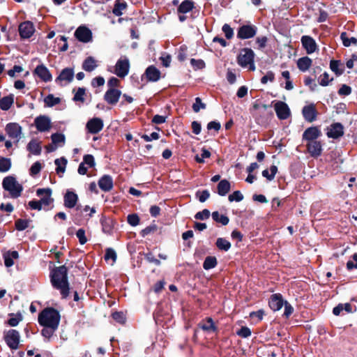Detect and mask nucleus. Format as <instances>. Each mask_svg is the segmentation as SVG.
Masks as SVG:
<instances>
[{"label": "nucleus", "mask_w": 357, "mask_h": 357, "mask_svg": "<svg viewBox=\"0 0 357 357\" xmlns=\"http://www.w3.org/2000/svg\"><path fill=\"white\" fill-rule=\"evenodd\" d=\"M50 281L54 288L60 291L63 298L68 296V270L65 266L56 267L51 271Z\"/></svg>", "instance_id": "f257e3e1"}, {"label": "nucleus", "mask_w": 357, "mask_h": 357, "mask_svg": "<svg viewBox=\"0 0 357 357\" xmlns=\"http://www.w3.org/2000/svg\"><path fill=\"white\" fill-rule=\"evenodd\" d=\"M60 319V314L56 310L46 307L39 313L38 321L42 326L59 327Z\"/></svg>", "instance_id": "f03ea898"}, {"label": "nucleus", "mask_w": 357, "mask_h": 357, "mask_svg": "<svg viewBox=\"0 0 357 357\" xmlns=\"http://www.w3.org/2000/svg\"><path fill=\"white\" fill-rule=\"evenodd\" d=\"M2 186L5 190L9 192L13 198L19 197L23 190L22 185L12 176H8L3 178Z\"/></svg>", "instance_id": "7ed1b4c3"}, {"label": "nucleus", "mask_w": 357, "mask_h": 357, "mask_svg": "<svg viewBox=\"0 0 357 357\" xmlns=\"http://www.w3.org/2000/svg\"><path fill=\"white\" fill-rule=\"evenodd\" d=\"M254 52L249 48H244L241 50L238 56V63L243 68H248L250 70H255L254 63Z\"/></svg>", "instance_id": "20e7f679"}, {"label": "nucleus", "mask_w": 357, "mask_h": 357, "mask_svg": "<svg viewBox=\"0 0 357 357\" xmlns=\"http://www.w3.org/2000/svg\"><path fill=\"white\" fill-rule=\"evenodd\" d=\"M4 340L8 347L13 350H16L19 347L20 342V333L15 329H10L3 333Z\"/></svg>", "instance_id": "39448f33"}, {"label": "nucleus", "mask_w": 357, "mask_h": 357, "mask_svg": "<svg viewBox=\"0 0 357 357\" xmlns=\"http://www.w3.org/2000/svg\"><path fill=\"white\" fill-rule=\"evenodd\" d=\"M130 63L126 56L119 59L115 66V74L119 77H126L129 73Z\"/></svg>", "instance_id": "423d86ee"}, {"label": "nucleus", "mask_w": 357, "mask_h": 357, "mask_svg": "<svg viewBox=\"0 0 357 357\" xmlns=\"http://www.w3.org/2000/svg\"><path fill=\"white\" fill-rule=\"evenodd\" d=\"M5 130L10 138L18 142L22 137V127L17 123H9Z\"/></svg>", "instance_id": "0eeeda50"}, {"label": "nucleus", "mask_w": 357, "mask_h": 357, "mask_svg": "<svg viewBox=\"0 0 357 357\" xmlns=\"http://www.w3.org/2000/svg\"><path fill=\"white\" fill-rule=\"evenodd\" d=\"M74 35L79 41L84 43H87L92 40V32L85 26H79L75 31Z\"/></svg>", "instance_id": "6e6552de"}, {"label": "nucleus", "mask_w": 357, "mask_h": 357, "mask_svg": "<svg viewBox=\"0 0 357 357\" xmlns=\"http://www.w3.org/2000/svg\"><path fill=\"white\" fill-rule=\"evenodd\" d=\"M103 126V121L100 118L98 117L89 119L86 124V128L91 134L98 133L102 130Z\"/></svg>", "instance_id": "1a4fd4ad"}, {"label": "nucleus", "mask_w": 357, "mask_h": 357, "mask_svg": "<svg viewBox=\"0 0 357 357\" xmlns=\"http://www.w3.org/2000/svg\"><path fill=\"white\" fill-rule=\"evenodd\" d=\"M274 109L279 119H287L291 114L288 105L282 101H277L274 105Z\"/></svg>", "instance_id": "9d476101"}, {"label": "nucleus", "mask_w": 357, "mask_h": 357, "mask_svg": "<svg viewBox=\"0 0 357 357\" xmlns=\"http://www.w3.org/2000/svg\"><path fill=\"white\" fill-rule=\"evenodd\" d=\"M34 123L39 132H47L51 128V119L45 115L37 116L34 120Z\"/></svg>", "instance_id": "9b49d317"}, {"label": "nucleus", "mask_w": 357, "mask_h": 357, "mask_svg": "<svg viewBox=\"0 0 357 357\" xmlns=\"http://www.w3.org/2000/svg\"><path fill=\"white\" fill-rule=\"evenodd\" d=\"M257 33V27L253 25H243L237 33V37L241 39H248L254 37Z\"/></svg>", "instance_id": "f8f14e48"}, {"label": "nucleus", "mask_w": 357, "mask_h": 357, "mask_svg": "<svg viewBox=\"0 0 357 357\" xmlns=\"http://www.w3.org/2000/svg\"><path fill=\"white\" fill-rule=\"evenodd\" d=\"M302 114L305 120L312 123L314 121L317 116V112L314 103L309 104L303 107Z\"/></svg>", "instance_id": "ddd939ff"}, {"label": "nucleus", "mask_w": 357, "mask_h": 357, "mask_svg": "<svg viewBox=\"0 0 357 357\" xmlns=\"http://www.w3.org/2000/svg\"><path fill=\"white\" fill-rule=\"evenodd\" d=\"M121 96V91L116 89H108L104 95V100L109 105H114Z\"/></svg>", "instance_id": "4468645a"}, {"label": "nucleus", "mask_w": 357, "mask_h": 357, "mask_svg": "<svg viewBox=\"0 0 357 357\" xmlns=\"http://www.w3.org/2000/svg\"><path fill=\"white\" fill-rule=\"evenodd\" d=\"M34 31L33 24L29 21L24 22L19 26V33L22 38H29Z\"/></svg>", "instance_id": "2eb2a0df"}, {"label": "nucleus", "mask_w": 357, "mask_h": 357, "mask_svg": "<svg viewBox=\"0 0 357 357\" xmlns=\"http://www.w3.org/2000/svg\"><path fill=\"white\" fill-rule=\"evenodd\" d=\"M36 195L40 197V201L43 206H49L54 201V199L51 197L52 190L49 188L38 189L36 191Z\"/></svg>", "instance_id": "dca6fc26"}, {"label": "nucleus", "mask_w": 357, "mask_h": 357, "mask_svg": "<svg viewBox=\"0 0 357 357\" xmlns=\"http://www.w3.org/2000/svg\"><path fill=\"white\" fill-rule=\"evenodd\" d=\"M321 135V130L316 126H312L307 128L303 134V139L311 142L316 141Z\"/></svg>", "instance_id": "f3484780"}, {"label": "nucleus", "mask_w": 357, "mask_h": 357, "mask_svg": "<svg viewBox=\"0 0 357 357\" xmlns=\"http://www.w3.org/2000/svg\"><path fill=\"white\" fill-rule=\"evenodd\" d=\"M34 73L45 82H50L52 79L50 70L44 64L37 66L34 70Z\"/></svg>", "instance_id": "a211bd4d"}, {"label": "nucleus", "mask_w": 357, "mask_h": 357, "mask_svg": "<svg viewBox=\"0 0 357 357\" xmlns=\"http://www.w3.org/2000/svg\"><path fill=\"white\" fill-rule=\"evenodd\" d=\"M344 134L343 126L340 123H335L331 125L328 128V132L326 133L329 138L337 139L342 137Z\"/></svg>", "instance_id": "6ab92c4d"}, {"label": "nucleus", "mask_w": 357, "mask_h": 357, "mask_svg": "<svg viewBox=\"0 0 357 357\" xmlns=\"http://www.w3.org/2000/svg\"><path fill=\"white\" fill-rule=\"evenodd\" d=\"M301 40L303 48L307 54H312L316 51L317 45L315 40L311 36H303Z\"/></svg>", "instance_id": "aec40b11"}, {"label": "nucleus", "mask_w": 357, "mask_h": 357, "mask_svg": "<svg viewBox=\"0 0 357 357\" xmlns=\"http://www.w3.org/2000/svg\"><path fill=\"white\" fill-rule=\"evenodd\" d=\"M63 201L65 207L68 208H73L77 203L78 196L75 192L70 190H67L63 197Z\"/></svg>", "instance_id": "412c9836"}, {"label": "nucleus", "mask_w": 357, "mask_h": 357, "mask_svg": "<svg viewBox=\"0 0 357 357\" xmlns=\"http://www.w3.org/2000/svg\"><path fill=\"white\" fill-rule=\"evenodd\" d=\"M74 77V71L72 68H66L61 70L59 75L56 79V83L62 84L63 82H65V84H68L70 82Z\"/></svg>", "instance_id": "4be33fe9"}, {"label": "nucleus", "mask_w": 357, "mask_h": 357, "mask_svg": "<svg viewBox=\"0 0 357 357\" xmlns=\"http://www.w3.org/2000/svg\"><path fill=\"white\" fill-rule=\"evenodd\" d=\"M307 151L312 157H318L321 154L322 146L319 141H311L307 144Z\"/></svg>", "instance_id": "5701e85b"}, {"label": "nucleus", "mask_w": 357, "mask_h": 357, "mask_svg": "<svg viewBox=\"0 0 357 357\" xmlns=\"http://www.w3.org/2000/svg\"><path fill=\"white\" fill-rule=\"evenodd\" d=\"M98 185L100 188L105 191L108 192L113 188V179L109 175H104L98 181Z\"/></svg>", "instance_id": "b1692460"}, {"label": "nucleus", "mask_w": 357, "mask_h": 357, "mask_svg": "<svg viewBox=\"0 0 357 357\" xmlns=\"http://www.w3.org/2000/svg\"><path fill=\"white\" fill-rule=\"evenodd\" d=\"M146 79L150 82H157L160 77V72L153 66H149L146 71Z\"/></svg>", "instance_id": "393cba45"}, {"label": "nucleus", "mask_w": 357, "mask_h": 357, "mask_svg": "<svg viewBox=\"0 0 357 357\" xmlns=\"http://www.w3.org/2000/svg\"><path fill=\"white\" fill-rule=\"evenodd\" d=\"M283 304V300L280 294H275L271 296L269 301V306L273 310L278 311L280 310Z\"/></svg>", "instance_id": "a878e982"}, {"label": "nucleus", "mask_w": 357, "mask_h": 357, "mask_svg": "<svg viewBox=\"0 0 357 357\" xmlns=\"http://www.w3.org/2000/svg\"><path fill=\"white\" fill-rule=\"evenodd\" d=\"M97 66V61L93 56H88L82 63V68L86 72L94 70Z\"/></svg>", "instance_id": "bb28decb"}, {"label": "nucleus", "mask_w": 357, "mask_h": 357, "mask_svg": "<svg viewBox=\"0 0 357 357\" xmlns=\"http://www.w3.org/2000/svg\"><path fill=\"white\" fill-rule=\"evenodd\" d=\"M18 257L19 254L17 251H8L3 255L5 266L6 267H11L14 264L13 259Z\"/></svg>", "instance_id": "cd10ccee"}, {"label": "nucleus", "mask_w": 357, "mask_h": 357, "mask_svg": "<svg viewBox=\"0 0 357 357\" xmlns=\"http://www.w3.org/2000/svg\"><path fill=\"white\" fill-rule=\"evenodd\" d=\"M14 102V96L10 94L0 99V108L3 111L8 110Z\"/></svg>", "instance_id": "c85d7f7f"}, {"label": "nucleus", "mask_w": 357, "mask_h": 357, "mask_svg": "<svg viewBox=\"0 0 357 357\" xmlns=\"http://www.w3.org/2000/svg\"><path fill=\"white\" fill-rule=\"evenodd\" d=\"M230 183L227 180L223 179L220 181L218 184V195L220 196H225L230 190Z\"/></svg>", "instance_id": "c756f323"}, {"label": "nucleus", "mask_w": 357, "mask_h": 357, "mask_svg": "<svg viewBox=\"0 0 357 357\" xmlns=\"http://www.w3.org/2000/svg\"><path fill=\"white\" fill-rule=\"evenodd\" d=\"M312 64V59L307 56L300 58L297 61L298 69L303 72L307 71Z\"/></svg>", "instance_id": "7c9ffc66"}, {"label": "nucleus", "mask_w": 357, "mask_h": 357, "mask_svg": "<svg viewBox=\"0 0 357 357\" xmlns=\"http://www.w3.org/2000/svg\"><path fill=\"white\" fill-rule=\"evenodd\" d=\"M194 8V2L191 0H184L178 6V13L185 14L192 10Z\"/></svg>", "instance_id": "2f4dec72"}, {"label": "nucleus", "mask_w": 357, "mask_h": 357, "mask_svg": "<svg viewBox=\"0 0 357 357\" xmlns=\"http://www.w3.org/2000/svg\"><path fill=\"white\" fill-rule=\"evenodd\" d=\"M199 327L204 331L208 333L213 332L216 330V327L211 318H208L205 321L199 324Z\"/></svg>", "instance_id": "473e14b6"}, {"label": "nucleus", "mask_w": 357, "mask_h": 357, "mask_svg": "<svg viewBox=\"0 0 357 357\" xmlns=\"http://www.w3.org/2000/svg\"><path fill=\"white\" fill-rule=\"evenodd\" d=\"M126 6L127 4L125 1L116 0L112 12L116 16H121L123 14V10L126 8Z\"/></svg>", "instance_id": "72a5a7b5"}, {"label": "nucleus", "mask_w": 357, "mask_h": 357, "mask_svg": "<svg viewBox=\"0 0 357 357\" xmlns=\"http://www.w3.org/2000/svg\"><path fill=\"white\" fill-rule=\"evenodd\" d=\"M45 106L52 107L61 102V98L54 97L53 94H49L44 98Z\"/></svg>", "instance_id": "f704fd0d"}, {"label": "nucleus", "mask_w": 357, "mask_h": 357, "mask_svg": "<svg viewBox=\"0 0 357 357\" xmlns=\"http://www.w3.org/2000/svg\"><path fill=\"white\" fill-rule=\"evenodd\" d=\"M27 149L33 155H38L41 153V146L40 144L36 140L29 142L27 146Z\"/></svg>", "instance_id": "c9c22d12"}, {"label": "nucleus", "mask_w": 357, "mask_h": 357, "mask_svg": "<svg viewBox=\"0 0 357 357\" xmlns=\"http://www.w3.org/2000/svg\"><path fill=\"white\" fill-rule=\"evenodd\" d=\"M54 163L56 166V172L58 174H63L66 170V167L67 165V160L62 157L61 158L56 159Z\"/></svg>", "instance_id": "e433bc0d"}, {"label": "nucleus", "mask_w": 357, "mask_h": 357, "mask_svg": "<svg viewBox=\"0 0 357 357\" xmlns=\"http://www.w3.org/2000/svg\"><path fill=\"white\" fill-rule=\"evenodd\" d=\"M340 38L342 41L343 45L345 47H349L351 45H357V38L355 37L349 38L347 36V33L346 32H342L340 35Z\"/></svg>", "instance_id": "4c0bfd02"}, {"label": "nucleus", "mask_w": 357, "mask_h": 357, "mask_svg": "<svg viewBox=\"0 0 357 357\" xmlns=\"http://www.w3.org/2000/svg\"><path fill=\"white\" fill-rule=\"evenodd\" d=\"M212 218L214 221L220 222L222 225H227L229 221L227 216L220 214L218 211L213 212Z\"/></svg>", "instance_id": "58836bf2"}, {"label": "nucleus", "mask_w": 357, "mask_h": 357, "mask_svg": "<svg viewBox=\"0 0 357 357\" xmlns=\"http://www.w3.org/2000/svg\"><path fill=\"white\" fill-rule=\"evenodd\" d=\"M342 66L340 61L337 60H332L330 63V68L333 72H334L337 75H340L343 71V68H340Z\"/></svg>", "instance_id": "ea45409f"}, {"label": "nucleus", "mask_w": 357, "mask_h": 357, "mask_svg": "<svg viewBox=\"0 0 357 357\" xmlns=\"http://www.w3.org/2000/svg\"><path fill=\"white\" fill-rule=\"evenodd\" d=\"M217 265V259L215 257H206L204 263H203V268L205 270H209L211 268H213Z\"/></svg>", "instance_id": "a19ab883"}, {"label": "nucleus", "mask_w": 357, "mask_h": 357, "mask_svg": "<svg viewBox=\"0 0 357 357\" xmlns=\"http://www.w3.org/2000/svg\"><path fill=\"white\" fill-rule=\"evenodd\" d=\"M215 244L219 250L224 251H228L231 248V243L224 238H218Z\"/></svg>", "instance_id": "79ce46f5"}, {"label": "nucleus", "mask_w": 357, "mask_h": 357, "mask_svg": "<svg viewBox=\"0 0 357 357\" xmlns=\"http://www.w3.org/2000/svg\"><path fill=\"white\" fill-rule=\"evenodd\" d=\"M11 167V161L10 158H0V172H6Z\"/></svg>", "instance_id": "37998d69"}, {"label": "nucleus", "mask_w": 357, "mask_h": 357, "mask_svg": "<svg viewBox=\"0 0 357 357\" xmlns=\"http://www.w3.org/2000/svg\"><path fill=\"white\" fill-rule=\"evenodd\" d=\"M116 257H117L116 253L114 249L107 248L106 250L105 255L104 257L105 260L106 261H109V260H112L111 264L113 265L116 260Z\"/></svg>", "instance_id": "c03bdc74"}, {"label": "nucleus", "mask_w": 357, "mask_h": 357, "mask_svg": "<svg viewBox=\"0 0 357 357\" xmlns=\"http://www.w3.org/2000/svg\"><path fill=\"white\" fill-rule=\"evenodd\" d=\"M44 328L41 331V334L45 338L50 339L54 332L57 330L58 327L54 326H43Z\"/></svg>", "instance_id": "a18cd8bd"}, {"label": "nucleus", "mask_w": 357, "mask_h": 357, "mask_svg": "<svg viewBox=\"0 0 357 357\" xmlns=\"http://www.w3.org/2000/svg\"><path fill=\"white\" fill-rule=\"evenodd\" d=\"M206 107V104L202 102L201 98L197 97L195 100V102L192 105V109L195 112L197 113L200 111V109H204Z\"/></svg>", "instance_id": "49530a36"}, {"label": "nucleus", "mask_w": 357, "mask_h": 357, "mask_svg": "<svg viewBox=\"0 0 357 357\" xmlns=\"http://www.w3.org/2000/svg\"><path fill=\"white\" fill-rule=\"evenodd\" d=\"M29 221L28 220L19 219L15 222V227L18 231H23L29 227Z\"/></svg>", "instance_id": "de8ad7c7"}, {"label": "nucleus", "mask_w": 357, "mask_h": 357, "mask_svg": "<svg viewBox=\"0 0 357 357\" xmlns=\"http://www.w3.org/2000/svg\"><path fill=\"white\" fill-rule=\"evenodd\" d=\"M228 199L229 202H239L243 199V194L238 191H234L232 194L229 195L228 197Z\"/></svg>", "instance_id": "09e8293b"}, {"label": "nucleus", "mask_w": 357, "mask_h": 357, "mask_svg": "<svg viewBox=\"0 0 357 357\" xmlns=\"http://www.w3.org/2000/svg\"><path fill=\"white\" fill-rule=\"evenodd\" d=\"M52 143L56 145L59 143H64L65 142V136L61 133H54L51 136Z\"/></svg>", "instance_id": "8fccbe9b"}, {"label": "nucleus", "mask_w": 357, "mask_h": 357, "mask_svg": "<svg viewBox=\"0 0 357 357\" xmlns=\"http://www.w3.org/2000/svg\"><path fill=\"white\" fill-rule=\"evenodd\" d=\"M210 156H211V153L208 150L203 149L202 150L201 155H197L195 157V160L199 163H203L204 162V159L208 158Z\"/></svg>", "instance_id": "3c124183"}, {"label": "nucleus", "mask_w": 357, "mask_h": 357, "mask_svg": "<svg viewBox=\"0 0 357 357\" xmlns=\"http://www.w3.org/2000/svg\"><path fill=\"white\" fill-rule=\"evenodd\" d=\"M196 196L200 202H204L209 198L210 193L207 190H205L197 192Z\"/></svg>", "instance_id": "603ef678"}, {"label": "nucleus", "mask_w": 357, "mask_h": 357, "mask_svg": "<svg viewBox=\"0 0 357 357\" xmlns=\"http://www.w3.org/2000/svg\"><path fill=\"white\" fill-rule=\"evenodd\" d=\"M333 80V78L329 79V75L328 73H324L319 78V84L326 86L329 84V82Z\"/></svg>", "instance_id": "864d4df0"}, {"label": "nucleus", "mask_w": 357, "mask_h": 357, "mask_svg": "<svg viewBox=\"0 0 357 357\" xmlns=\"http://www.w3.org/2000/svg\"><path fill=\"white\" fill-rule=\"evenodd\" d=\"M76 236L79 239V242L81 245H84L86 243L87 238L85 236V230L83 229H79L76 232Z\"/></svg>", "instance_id": "5fc2aeb1"}, {"label": "nucleus", "mask_w": 357, "mask_h": 357, "mask_svg": "<svg viewBox=\"0 0 357 357\" xmlns=\"http://www.w3.org/2000/svg\"><path fill=\"white\" fill-rule=\"evenodd\" d=\"M112 318L119 324H124L126 321V317L122 312H116L112 314Z\"/></svg>", "instance_id": "6e6d98bb"}, {"label": "nucleus", "mask_w": 357, "mask_h": 357, "mask_svg": "<svg viewBox=\"0 0 357 357\" xmlns=\"http://www.w3.org/2000/svg\"><path fill=\"white\" fill-rule=\"evenodd\" d=\"M222 30L227 39H231L233 37L234 31L229 24H225L222 26Z\"/></svg>", "instance_id": "4d7b16f0"}, {"label": "nucleus", "mask_w": 357, "mask_h": 357, "mask_svg": "<svg viewBox=\"0 0 357 357\" xmlns=\"http://www.w3.org/2000/svg\"><path fill=\"white\" fill-rule=\"evenodd\" d=\"M42 169V165L40 162H34L30 168V174L34 176L38 174Z\"/></svg>", "instance_id": "13d9d810"}, {"label": "nucleus", "mask_w": 357, "mask_h": 357, "mask_svg": "<svg viewBox=\"0 0 357 357\" xmlns=\"http://www.w3.org/2000/svg\"><path fill=\"white\" fill-rule=\"evenodd\" d=\"M85 95V89L83 88H79L74 96L73 100L75 101L84 102V96Z\"/></svg>", "instance_id": "bf43d9fd"}, {"label": "nucleus", "mask_w": 357, "mask_h": 357, "mask_svg": "<svg viewBox=\"0 0 357 357\" xmlns=\"http://www.w3.org/2000/svg\"><path fill=\"white\" fill-rule=\"evenodd\" d=\"M347 268L348 270H352L354 268L357 269V253L353 255L352 260H349L347 261Z\"/></svg>", "instance_id": "052dcab7"}, {"label": "nucleus", "mask_w": 357, "mask_h": 357, "mask_svg": "<svg viewBox=\"0 0 357 357\" xmlns=\"http://www.w3.org/2000/svg\"><path fill=\"white\" fill-rule=\"evenodd\" d=\"M128 222L133 227H135L139 223V218L137 214H130L128 215Z\"/></svg>", "instance_id": "680f3d73"}, {"label": "nucleus", "mask_w": 357, "mask_h": 357, "mask_svg": "<svg viewBox=\"0 0 357 357\" xmlns=\"http://www.w3.org/2000/svg\"><path fill=\"white\" fill-rule=\"evenodd\" d=\"M210 216V211L208 209H204L202 211L197 213L195 215V218L197 220H206L208 219Z\"/></svg>", "instance_id": "e2e57ef3"}, {"label": "nucleus", "mask_w": 357, "mask_h": 357, "mask_svg": "<svg viewBox=\"0 0 357 357\" xmlns=\"http://www.w3.org/2000/svg\"><path fill=\"white\" fill-rule=\"evenodd\" d=\"M236 333L238 336L245 338L250 336L251 331L248 327L243 326Z\"/></svg>", "instance_id": "0e129e2a"}, {"label": "nucleus", "mask_w": 357, "mask_h": 357, "mask_svg": "<svg viewBox=\"0 0 357 357\" xmlns=\"http://www.w3.org/2000/svg\"><path fill=\"white\" fill-rule=\"evenodd\" d=\"M190 63L196 69H202L205 66V63L202 59L197 60L195 59H191Z\"/></svg>", "instance_id": "69168bd1"}, {"label": "nucleus", "mask_w": 357, "mask_h": 357, "mask_svg": "<svg viewBox=\"0 0 357 357\" xmlns=\"http://www.w3.org/2000/svg\"><path fill=\"white\" fill-rule=\"evenodd\" d=\"M351 93V88L346 84L341 86L338 91V93L340 96H349Z\"/></svg>", "instance_id": "338daca9"}, {"label": "nucleus", "mask_w": 357, "mask_h": 357, "mask_svg": "<svg viewBox=\"0 0 357 357\" xmlns=\"http://www.w3.org/2000/svg\"><path fill=\"white\" fill-rule=\"evenodd\" d=\"M82 162H84V165H87L90 167H92L95 165L94 158L92 155H84Z\"/></svg>", "instance_id": "774afa93"}]
</instances>
